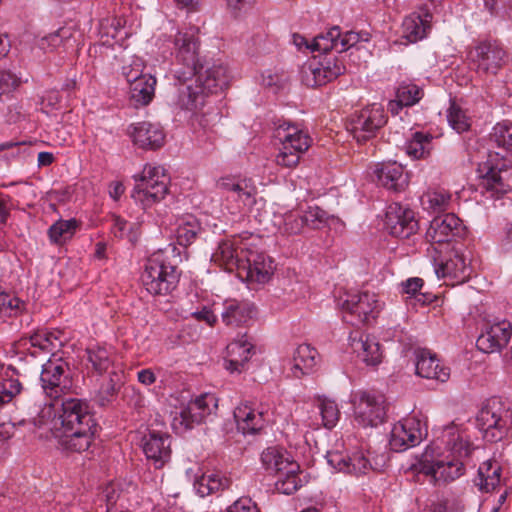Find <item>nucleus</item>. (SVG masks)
I'll list each match as a JSON object with an SVG mask.
<instances>
[{
    "label": "nucleus",
    "mask_w": 512,
    "mask_h": 512,
    "mask_svg": "<svg viewBox=\"0 0 512 512\" xmlns=\"http://www.w3.org/2000/svg\"><path fill=\"white\" fill-rule=\"evenodd\" d=\"M278 480L275 483L276 489L283 494L290 495L298 490L301 486L298 472L288 473L287 469L284 473L278 474Z\"/></svg>",
    "instance_id": "53"
},
{
    "label": "nucleus",
    "mask_w": 512,
    "mask_h": 512,
    "mask_svg": "<svg viewBox=\"0 0 512 512\" xmlns=\"http://www.w3.org/2000/svg\"><path fill=\"white\" fill-rule=\"evenodd\" d=\"M432 14L424 9L422 13H412L403 23V36L411 43L422 40L431 29Z\"/></svg>",
    "instance_id": "37"
},
{
    "label": "nucleus",
    "mask_w": 512,
    "mask_h": 512,
    "mask_svg": "<svg viewBox=\"0 0 512 512\" xmlns=\"http://www.w3.org/2000/svg\"><path fill=\"white\" fill-rule=\"evenodd\" d=\"M199 28L189 26L178 30L174 37L176 64L173 69L174 79L190 80L199 66Z\"/></svg>",
    "instance_id": "3"
},
{
    "label": "nucleus",
    "mask_w": 512,
    "mask_h": 512,
    "mask_svg": "<svg viewBox=\"0 0 512 512\" xmlns=\"http://www.w3.org/2000/svg\"><path fill=\"white\" fill-rule=\"evenodd\" d=\"M283 231L288 234H299L305 227L301 212L289 211L282 217Z\"/></svg>",
    "instance_id": "56"
},
{
    "label": "nucleus",
    "mask_w": 512,
    "mask_h": 512,
    "mask_svg": "<svg viewBox=\"0 0 512 512\" xmlns=\"http://www.w3.org/2000/svg\"><path fill=\"white\" fill-rule=\"evenodd\" d=\"M142 70L143 63L139 58L122 67V74L130 84V101L135 107L146 106L152 101L157 83L154 76L142 74Z\"/></svg>",
    "instance_id": "9"
},
{
    "label": "nucleus",
    "mask_w": 512,
    "mask_h": 512,
    "mask_svg": "<svg viewBox=\"0 0 512 512\" xmlns=\"http://www.w3.org/2000/svg\"><path fill=\"white\" fill-rule=\"evenodd\" d=\"M478 172L481 177L480 186L490 197L499 198L512 190V185L506 177L509 171L504 169V165L498 168L489 162H484L479 164Z\"/></svg>",
    "instance_id": "19"
},
{
    "label": "nucleus",
    "mask_w": 512,
    "mask_h": 512,
    "mask_svg": "<svg viewBox=\"0 0 512 512\" xmlns=\"http://www.w3.org/2000/svg\"><path fill=\"white\" fill-rule=\"evenodd\" d=\"M370 469L371 464L362 453H355L353 456H349L346 473L358 476L366 474Z\"/></svg>",
    "instance_id": "58"
},
{
    "label": "nucleus",
    "mask_w": 512,
    "mask_h": 512,
    "mask_svg": "<svg viewBox=\"0 0 512 512\" xmlns=\"http://www.w3.org/2000/svg\"><path fill=\"white\" fill-rule=\"evenodd\" d=\"M424 208L434 213H440L450 208L452 194L442 188L427 191L421 198Z\"/></svg>",
    "instance_id": "44"
},
{
    "label": "nucleus",
    "mask_w": 512,
    "mask_h": 512,
    "mask_svg": "<svg viewBox=\"0 0 512 512\" xmlns=\"http://www.w3.org/2000/svg\"><path fill=\"white\" fill-rule=\"evenodd\" d=\"M142 449L155 468H162L171 458V437L167 433L150 431L142 439Z\"/></svg>",
    "instance_id": "20"
},
{
    "label": "nucleus",
    "mask_w": 512,
    "mask_h": 512,
    "mask_svg": "<svg viewBox=\"0 0 512 512\" xmlns=\"http://www.w3.org/2000/svg\"><path fill=\"white\" fill-rule=\"evenodd\" d=\"M396 101L389 104L390 110L393 111L394 105L412 106L422 98V90L415 84L402 83L396 91Z\"/></svg>",
    "instance_id": "47"
},
{
    "label": "nucleus",
    "mask_w": 512,
    "mask_h": 512,
    "mask_svg": "<svg viewBox=\"0 0 512 512\" xmlns=\"http://www.w3.org/2000/svg\"><path fill=\"white\" fill-rule=\"evenodd\" d=\"M361 36L354 31H347L344 34L340 32L339 53L349 50L360 42Z\"/></svg>",
    "instance_id": "63"
},
{
    "label": "nucleus",
    "mask_w": 512,
    "mask_h": 512,
    "mask_svg": "<svg viewBox=\"0 0 512 512\" xmlns=\"http://www.w3.org/2000/svg\"><path fill=\"white\" fill-rule=\"evenodd\" d=\"M175 81L176 90L171 100L174 107L193 111L204 104L206 95L204 90L195 83L194 77L190 80L175 79Z\"/></svg>",
    "instance_id": "22"
},
{
    "label": "nucleus",
    "mask_w": 512,
    "mask_h": 512,
    "mask_svg": "<svg viewBox=\"0 0 512 512\" xmlns=\"http://www.w3.org/2000/svg\"><path fill=\"white\" fill-rule=\"evenodd\" d=\"M447 119L449 125L457 132L462 133L469 129V119L465 115L464 111L457 106L455 103H452L448 109Z\"/></svg>",
    "instance_id": "54"
},
{
    "label": "nucleus",
    "mask_w": 512,
    "mask_h": 512,
    "mask_svg": "<svg viewBox=\"0 0 512 512\" xmlns=\"http://www.w3.org/2000/svg\"><path fill=\"white\" fill-rule=\"evenodd\" d=\"M512 336V325L507 320L489 324L477 338L476 345L484 353L499 352L505 348Z\"/></svg>",
    "instance_id": "18"
},
{
    "label": "nucleus",
    "mask_w": 512,
    "mask_h": 512,
    "mask_svg": "<svg viewBox=\"0 0 512 512\" xmlns=\"http://www.w3.org/2000/svg\"><path fill=\"white\" fill-rule=\"evenodd\" d=\"M57 337L52 333H36L29 339L30 344L34 348H39L41 351H51L56 347L55 342Z\"/></svg>",
    "instance_id": "59"
},
{
    "label": "nucleus",
    "mask_w": 512,
    "mask_h": 512,
    "mask_svg": "<svg viewBox=\"0 0 512 512\" xmlns=\"http://www.w3.org/2000/svg\"><path fill=\"white\" fill-rule=\"evenodd\" d=\"M112 232L118 238H127L130 242L137 240V233L135 231L136 225L128 223L120 216H112Z\"/></svg>",
    "instance_id": "55"
},
{
    "label": "nucleus",
    "mask_w": 512,
    "mask_h": 512,
    "mask_svg": "<svg viewBox=\"0 0 512 512\" xmlns=\"http://www.w3.org/2000/svg\"><path fill=\"white\" fill-rule=\"evenodd\" d=\"M423 471L430 475L437 484H447L461 477L465 472L463 460L450 458L434 460L424 464Z\"/></svg>",
    "instance_id": "23"
},
{
    "label": "nucleus",
    "mask_w": 512,
    "mask_h": 512,
    "mask_svg": "<svg viewBox=\"0 0 512 512\" xmlns=\"http://www.w3.org/2000/svg\"><path fill=\"white\" fill-rule=\"evenodd\" d=\"M180 272L163 251L153 253L146 261L142 283L151 295L165 296L178 286Z\"/></svg>",
    "instance_id": "2"
},
{
    "label": "nucleus",
    "mask_w": 512,
    "mask_h": 512,
    "mask_svg": "<svg viewBox=\"0 0 512 512\" xmlns=\"http://www.w3.org/2000/svg\"><path fill=\"white\" fill-rule=\"evenodd\" d=\"M253 313L254 306L252 304L231 299L223 303L221 319L226 326L240 327L252 319Z\"/></svg>",
    "instance_id": "35"
},
{
    "label": "nucleus",
    "mask_w": 512,
    "mask_h": 512,
    "mask_svg": "<svg viewBox=\"0 0 512 512\" xmlns=\"http://www.w3.org/2000/svg\"><path fill=\"white\" fill-rule=\"evenodd\" d=\"M464 234L462 221L454 213L436 216L430 222L425 238L431 244H444Z\"/></svg>",
    "instance_id": "15"
},
{
    "label": "nucleus",
    "mask_w": 512,
    "mask_h": 512,
    "mask_svg": "<svg viewBox=\"0 0 512 512\" xmlns=\"http://www.w3.org/2000/svg\"><path fill=\"white\" fill-rule=\"evenodd\" d=\"M468 58L479 75H495L506 62V51L497 41H483L470 50Z\"/></svg>",
    "instance_id": "11"
},
{
    "label": "nucleus",
    "mask_w": 512,
    "mask_h": 512,
    "mask_svg": "<svg viewBox=\"0 0 512 512\" xmlns=\"http://www.w3.org/2000/svg\"><path fill=\"white\" fill-rule=\"evenodd\" d=\"M378 183L388 190L399 192L408 185V175L396 161L378 163L374 170Z\"/></svg>",
    "instance_id": "25"
},
{
    "label": "nucleus",
    "mask_w": 512,
    "mask_h": 512,
    "mask_svg": "<svg viewBox=\"0 0 512 512\" xmlns=\"http://www.w3.org/2000/svg\"><path fill=\"white\" fill-rule=\"evenodd\" d=\"M436 273L438 276L449 277L457 283H463L472 273L470 258L463 252L455 250L449 259L440 262Z\"/></svg>",
    "instance_id": "30"
},
{
    "label": "nucleus",
    "mask_w": 512,
    "mask_h": 512,
    "mask_svg": "<svg viewBox=\"0 0 512 512\" xmlns=\"http://www.w3.org/2000/svg\"><path fill=\"white\" fill-rule=\"evenodd\" d=\"M490 140L494 142L497 147L512 152V123L508 121L497 123L490 133Z\"/></svg>",
    "instance_id": "50"
},
{
    "label": "nucleus",
    "mask_w": 512,
    "mask_h": 512,
    "mask_svg": "<svg viewBox=\"0 0 512 512\" xmlns=\"http://www.w3.org/2000/svg\"><path fill=\"white\" fill-rule=\"evenodd\" d=\"M340 28L332 27L326 34L316 36L310 43L311 51L328 52L335 50L339 52Z\"/></svg>",
    "instance_id": "48"
},
{
    "label": "nucleus",
    "mask_w": 512,
    "mask_h": 512,
    "mask_svg": "<svg viewBox=\"0 0 512 512\" xmlns=\"http://www.w3.org/2000/svg\"><path fill=\"white\" fill-rule=\"evenodd\" d=\"M354 420L363 427H377L386 419V405L383 395L358 391L351 396Z\"/></svg>",
    "instance_id": "8"
},
{
    "label": "nucleus",
    "mask_w": 512,
    "mask_h": 512,
    "mask_svg": "<svg viewBox=\"0 0 512 512\" xmlns=\"http://www.w3.org/2000/svg\"><path fill=\"white\" fill-rule=\"evenodd\" d=\"M228 512H259L257 506L249 498H241L237 500Z\"/></svg>",
    "instance_id": "64"
},
{
    "label": "nucleus",
    "mask_w": 512,
    "mask_h": 512,
    "mask_svg": "<svg viewBox=\"0 0 512 512\" xmlns=\"http://www.w3.org/2000/svg\"><path fill=\"white\" fill-rule=\"evenodd\" d=\"M234 417L238 429L245 435L259 433L267 423L266 413L248 404L238 406L234 411Z\"/></svg>",
    "instance_id": "33"
},
{
    "label": "nucleus",
    "mask_w": 512,
    "mask_h": 512,
    "mask_svg": "<svg viewBox=\"0 0 512 512\" xmlns=\"http://www.w3.org/2000/svg\"><path fill=\"white\" fill-rule=\"evenodd\" d=\"M318 352L309 344L299 345L293 354L292 373L296 378L309 374L318 363Z\"/></svg>",
    "instance_id": "38"
},
{
    "label": "nucleus",
    "mask_w": 512,
    "mask_h": 512,
    "mask_svg": "<svg viewBox=\"0 0 512 512\" xmlns=\"http://www.w3.org/2000/svg\"><path fill=\"white\" fill-rule=\"evenodd\" d=\"M349 343L352 351L367 365L375 366L381 362L380 345L374 337L356 331L350 334Z\"/></svg>",
    "instance_id": "31"
},
{
    "label": "nucleus",
    "mask_w": 512,
    "mask_h": 512,
    "mask_svg": "<svg viewBox=\"0 0 512 512\" xmlns=\"http://www.w3.org/2000/svg\"><path fill=\"white\" fill-rule=\"evenodd\" d=\"M15 374V369L9 367L5 371V378L3 379V382L0 385L2 395L6 399L7 403L10 402L22 390L21 382L19 381L18 378H14Z\"/></svg>",
    "instance_id": "52"
},
{
    "label": "nucleus",
    "mask_w": 512,
    "mask_h": 512,
    "mask_svg": "<svg viewBox=\"0 0 512 512\" xmlns=\"http://www.w3.org/2000/svg\"><path fill=\"white\" fill-rule=\"evenodd\" d=\"M217 399L212 394H202L191 400L176 413L173 419L175 429L186 431L202 423L217 409Z\"/></svg>",
    "instance_id": "12"
},
{
    "label": "nucleus",
    "mask_w": 512,
    "mask_h": 512,
    "mask_svg": "<svg viewBox=\"0 0 512 512\" xmlns=\"http://www.w3.org/2000/svg\"><path fill=\"white\" fill-rule=\"evenodd\" d=\"M77 222L74 219L59 220L48 230L51 242L61 244L72 238L76 231Z\"/></svg>",
    "instance_id": "49"
},
{
    "label": "nucleus",
    "mask_w": 512,
    "mask_h": 512,
    "mask_svg": "<svg viewBox=\"0 0 512 512\" xmlns=\"http://www.w3.org/2000/svg\"><path fill=\"white\" fill-rule=\"evenodd\" d=\"M41 387L51 399H58L69 393L73 387V377L68 362L61 357L50 358L42 365Z\"/></svg>",
    "instance_id": "6"
},
{
    "label": "nucleus",
    "mask_w": 512,
    "mask_h": 512,
    "mask_svg": "<svg viewBox=\"0 0 512 512\" xmlns=\"http://www.w3.org/2000/svg\"><path fill=\"white\" fill-rule=\"evenodd\" d=\"M386 122L387 117L383 107L372 104L351 115L347 130L358 143H365L375 137Z\"/></svg>",
    "instance_id": "10"
},
{
    "label": "nucleus",
    "mask_w": 512,
    "mask_h": 512,
    "mask_svg": "<svg viewBox=\"0 0 512 512\" xmlns=\"http://www.w3.org/2000/svg\"><path fill=\"white\" fill-rule=\"evenodd\" d=\"M195 83H197L205 95L216 93L228 85L227 67L221 63H213L203 70L199 63L195 74Z\"/></svg>",
    "instance_id": "24"
},
{
    "label": "nucleus",
    "mask_w": 512,
    "mask_h": 512,
    "mask_svg": "<svg viewBox=\"0 0 512 512\" xmlns=\"http://www.w3.org/2000/svg\"><path fill=\"white\" fill-rule=\"evenodd\" d=\"M302 154L291 151L290 149H284V145H282L281 150L275 157V162L279 166H283L286 168H293L295 167L300 160Z\"/></svg>",
    "instance_id": "61"
},
{
    "label": "nucleus",
    "mask_w": 512,
    "mask_h": 512,
    "mask_svg": "<svg viewBox=\"0 0 512 512\" xmlns=\"http://www.w3.org/2000/svg\"><path fill=\"white\" fill-rule=\"evenodd\" d=\"M423 433L420 421L408 418L396 423L390 433L389 445L395 452H402L421 443Z\"/></svg>",
    "instance_id": "16"
},
{
    "label": "nucleus",
    "mask_w": 512,
    "mask_h": 512,
    "mask_svg": "<svg viewBox=\"0 0 512 512\" xmlns=\"http://www.w3.org/2000/svg\"><path fill=\"white\" fill-rule=\"evenodd\" d=\"M261 463L266 471L271 474L299 472L300 466L291 459L290 454L279 446H271L261 453Z\"/></svg>",
    "instance_id": "29"
},
{
    "label": "nucleus",
    "mask_w": 512,
    "mask_h": 512,
    "mask_svg": "<svg viewBox=\"0 0 512 512\" xmlns=\"http://www.w3.org/2000/svg\"><path fill=\"white\" fill-rule=\"evenodd\" d=\"M441 438L453 458L460 460L468 458L474 449L467 431L455 424L445 427Z\"/></svg>",
    "instance_id": "26"
},
{
    "label": "nucleus",
    "mask_w": 512,
    "mask_h": 512,
    "mask_svg": "<svg viewBox=\"0 0 512 512\" xmlns=\"http://www.w3.org/2000/svg\"><path fill=\"white\" fill-rule=\"evenodd\" d=\"M246 250L242 247H236L235 243L231 240H225L219 243L218 249L213 254V259L215 262L223 265L228 271H233L234 269L238 271L245 257Z\"/></svg>",
    "instance_id": "39"
},
{
    "label": "nucleus",
    "mask_w": 512,
    "mask_h": 512,
    "mask_svg": "<svg viewBox=\"0 0 512 512\" xmlns=\"http://www.w3.org/2000/svg\"><path fill=\"white\" fill-rule=\"evenodd\" d=\"M34 425L49 431L66 451L83 452L91 445L97 430L92 407L86 399L63 396L54 413L51 406L41 410Z\"/></svg>",
    "instance_id": "1"
},
{
    "label": "nucleus",
    "mask_w": 512,
    "mask_h": 512,
    "mask_svg": "<svg viewBox=\"0 0 512 512\" xmlns=\"http://www.w3.org/2000/svg\"><path fill=\"white\" fill-rule=\"evenodd\" d=\"M226 350L225 368L231 373L241 372L251 357L253 345L248 341L246 335H243L229 343Z\"/></svg>",
    "instance_id": "36"
},
{
    "label": "nucleus",
    "mask_w": 512,
    "mask_h": 512,
    "mask_svg": "<svg viewBox=\"0 0 512 512\" xmlns=\"http://www.w3.org/2000/svg\"><path fill=\"white\" fill-rule=\"evenodd\" d=\"M109 378L99 388L95 401L101 407H106L111 404L122 384V372L117 370H111L109 372Z\"/></svg>",
    "instance_id": "43"
},
{
    "label": "nucleus",
    "mask_w": 512,
    "mask_h": 512,
    "mask_svg": "<svg viewBox=\"0 0 512 512\" xmlns=\"http://www.w3.org/2000/svg\"><path fill=\"white\" fill-rule=\"evenodd\" d=\"M501 468L496 463H486L479 468L476 485L481 491L490 492L500 483Z\"/></svg>",
    "instance_id": "46"
},
{
    "label": "nucleus",
    "mask_w": 512,
    "mask_h": 512,
    "mask_svg": "<svg viewBox=\"0 0 512 512\" xmlns=\"http://www.w3.org/2000/svg\"><path fill=\"white\" fill-rule=\"evenodd\" d=\"M85 366L88 373L102 376L108 374L114 368V353L111 348L98 344L91 345L85 349Z\"/></svg>",
    "instance_id": "27"
},
{
    "label": "nucleus",
    "mask_w": 512,
    "mask_h": 512,
    "mask_svg": "<svg viewBox=\"0 0 512 512\" xmlns=\"http://www.w3.org/2000/svg\"><path fill=\"white\" fill-rule=\"evenodd\" d=\"M318 409L322 417L323 426L327 429L335 427L340 418V411L335 401L321 398L318 401Z\"/></svg>",
    "instance_id": "51"
},
{
    "label": "nucleus",
    "mask_w": 512,
    "mask_h": 512,
    "mask_svg": "<svg viewBox=\"0 0 512 512\" xmlns=\"http://www.w3.org/2000/svg\"><path fill=\"white\" fill-rule=\"evenodd\" d=\"M328 464L339 472H347L349 456L341 451H328L326 455Z\"/></svg>",
    "instance_id": "62"
},
{
    "label": "nucleus",
    "mask_w": 512,
    "mask_h": 512,
    "mask_svg": "<svg viewBox=\"0 0 512 512\" xmlns=\"http://www.w3.org/2000/svg\"><path fill=\"white\" fill-rule=\"evenodd\" d=\"M275 137L284 145V149H290L300 154L307 151L311 145V138L307 132L285 121L276 127Z\"/></svg>",
    "instance_id": "28"
},
{
    "label": "nucleus",
    "mask_w": 512,
    "mask_h": 512,
    "mask_svg": "<svg viewBox=\"0 0 512 512\" xmlns=\"http://www.w3.org/2000/svg\"><path fill=\"white\" fill-rule=\"evenodd\" d=\"M73 32L71 28L61 27L57 31L42 37L38 41V46L45 52H52L59 47L68 48L71 45Z\"/></svg>",
    "instance_id": "45"
},
{
    "label": "nucleus",
    "mask_w": 512,
    "mask_h": 512,
    "mask_svg": "<svg viewBox=\"0 0 512 512\" xmlns=\"http://www.w3.org/2000/svg\"><path fill=\"white\" fill-rule=\"evenodd\" d=\"M244 256L238 275L250 283L268 282L273 273L272 260L264 253L250 249Z\"/></svg>",
    "instance_id": "14"
},
{
    "label": "nucleus",
    "mask_w": 512,
    "mask_h": 512,
    "mask_svg": "<svg viewBox=\"0 0 512 512\" xmlns=\"http://www.w3.org/2000/svg\"><path fill=\"white\" fill-rule=\"evenodd\" d=\"M476 425L487 442L501 441L512 428V412L498 399L489 400L479 410Z\"/></svg>",
    "instance_id": "4"
},
{
    "label": "nucleus",
    "mask_w": 512,
    "mask_h": 512,
    "mask_svg": "<svg viewBox=\"0 0 512 512\" xmlns=\"http://www.w3.org/2000/svg\"><path fill=\"white\" fill-rule=\"evenodd\" d=\"M132 191V198L144 207L162 200L168 192L169 177L160 166L145 165L142 174L137 178Z\"/></svg>",
    "instance_id": "5"
},
{
    "label": "nucleus",
    "mask_w": 512,
    "mask_h": 512,
    "mask_svg": "<svg viewBox=\"0 0 512 512\" xmlns=\"http://www.w3.org/2000/svg\"><path fill=\"white\" fill-rule=\"evenodd\" d=\"M415 368L418 376L440 382L447 381L450 376L449 369L441 367L436 355L426 349L415 351Z\"/></svg>",
    "instance_id": "32"
},
{
    "label": "nucleus",
    "mask_w": 512,
    "mask_h": 512,
    "mask_svg": "<svg viewBox=\"0 0 512 512\" xmlns=\"http://www.w3.org/2000/svg\"><path fill=\"white\" fill-rule=\"evenodd\" d=\"M433 136L430 133L415 132L405 144V151L412 159H422L430 155Z\"/></svg>",
    "instance_id": "42"
},
{
    "label": "nucleus",
    "mask_w": 512,
    "mask_h": 512,
    "mask_svg": "<svg viewBox=\"0 0 512 512\" xmlns=\"http://www.w3.org/2000/svg\"><path fill=\"white\" fill-rule=\"evenodd\" d=\"M128 134L135 145L142 149L156 150L163 146L165 133L158 123L142 121L131 124Z\"/></svg>",
    "instance_id": "21"
},
{
    "label": "nucleus",
    "mask_w": 512,
    "mask_h": 512,
    "mask_svg": "<svg viewBox=\"0 0 512 512\" xmlns=\"http://www.w3.org/2000/svg\"><path fill=\"white\" fill-rule=\"evenodd\" d=\"M202 228L196 217L187 215L180 219L175 229V236L179 245L187 247L201 234Z\"/></svg>",
    "instance_id": "41"
},
{
    "label": "nucleus",
    "mask_w": 512,
    "mask_h": 512,
    "mask_svg": "<svg viewBox=\"0 0 512 512\" xmlns=\"http://www.w3.org/2000/svg\"><path fill=\"white\" fill-rule=\"evenodd\" d=\"M338 306L342 310L343 320L352 326L370 323L377 318L381 309L377 296L369 292L347 294Z\"/></svg>",
    "instance_id": "7"
},
{
    "label": "nucleus",
    "mask_w": 512,
    "mask_h": 512,
    "mask_svg": "<svg viewBox=\"0 0 512 512\" xmlns=\"http://www.w3.org/2000/svg\"><path fill=\"white\" fill-rule=\"evenodd\" d=\"M229 486L230 480L218 472L204 473L194 482V488L201 497L224 491Z\"/></svg>",
    "instance_id": "40"
},
{
    "label": "nucleus",
    "mask_w": 512,
    "mask_h": 512,
    "mask_svg": "<svg viewBox=\"0 0 512 512\" xmlns=\"http://www.w3.org/2000/svg\"><path fill=\"white\" fill-rule=\"evenodd\" d=\"M21 83L20 78L11 71H0V95L10 94L15 91Z\"/></svg>",
    "instance_id": "60"
},
{
    "label": "nucleus",
    "mask_w": 512,
    "mask_h": 512,
    "mask_svg": "<svg viewBox=\"0 0 512 512\" xmlns=\"http://www.w3.org/2000/svg\"><path fill=\"white\" fill-rule=\"evenodd\" d=\"M301 215L304 226L312 229H319L326 220V212L317 206L309 207L305 212L301 213Z\"/></svg>",
    "instance_id": "57"
},
{
    "label": "nucleus",
    "mask_w": 512,
    "mask_h": 512,
    "mask_svg": "<svg viewBox=\"0 0 512 512\" xmlns=\"http://www.w3.org/2000/svg\"><path fill=\"white\" fill-rule=\"evenodd\" d=\"M218 186L228 193H232L235 200L240 201L245 206L255 203L257 195V187L250 178H222L218 182Z\"/></svg>",
    "instance_id": "34"
},
{
    "label": "nucleus",
    "mask_w": 512,
    "mask_h": 512,
    "mask_svg": "<svg viewBox=\"0 0 512 512\" xmlns=\"http://www.w3.org/2000/svg\"><path fill=\"white\" fill-rule=\"evenodd\" d=\"M386 229L392 236L409 238L418 230L414 212L399 204L390 205L385 217Z\"/></svg>",
    "instance_id": "17"
},
{
    "label": "nucleus",
    "mask_w": 512,
    "mask_h": 512,
    "mask_svg": "<svg viewBox=\"0 0 512 512\" xmlns=\"http://www.w3.org/2000/svg\"><path fill=\"white\" fill-rule=\"evenodd\" d=\"M345 72L344 64L337 58L312 60L301 68V81L307 87L326 85Z\"/></svg>",
    "instance_id": "13"
}]
</instances>
